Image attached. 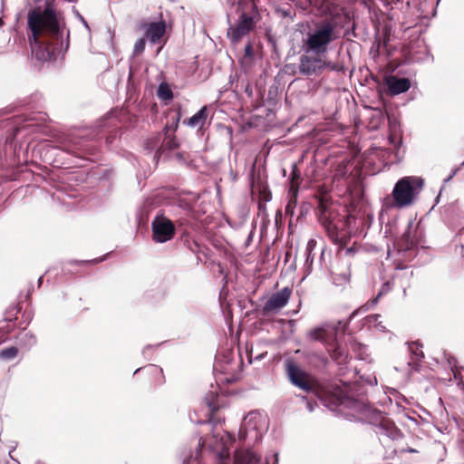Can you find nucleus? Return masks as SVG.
I'll return each mask as SVG.
<instances>
[{
	"mask_svg": "<svg viewBox=\"0 0 464 464\" xmlns=\"http://www.w3.org/2000/svg\"><path fill=\"white\" fill-rule=\"evenodd\" d=\"M27 27L29 44L35 58L39 61H47L51 58V51L44 47L40 37L50 36L55 39L62 37L58 19L54 10L47 5L45 7L35 6L27 14Z\"/></svg>",
	"mask_w": 464,
	"mask_h": 464,
	"instance_id": "obj_1",
	"label": "nucleus"
},
{
	"mask_svg": "<svg viewBox=\"0 0 464 464\" xmlns=\"http://www.w3.org/2000/svg\"><path fill=\"white\" fill-rule=\"evenodd\" d=\"M420 244V232L413 221L410 220L401 237L395 241L394 249L388 250V256L394 258L398 269H403V263L410 262L416 256Z\"/></svg>",
	"mask_w": 464,
	"mask_h": 464,
	"instance_id": "obj_2",
	"label": "nucleus"
},
{
	"mask_svg": "<svg viewBox=\"0 0 464 464\" xmlns=\"http://www.w3.org/2000/svg\"><path fill=\"white\" fill-rule=\"evenodd\" d=\"M336 39L337 34L333 23H319L306 33L302 48L305 53L323 55L328 52L330 44Z\"/></svg>",
	"mask_w": 464,
	"mask_h": 464,
	"instance_id": "obj_3",
	"label": "nucleus"
},
{
	"mask_svg": "<svg viewBox=\"0 0 464 464\" xmlns=\"http://www.w3.org/2000/svg\"><path fill=\"white\" fill-rule=\"evenodd\" d=\"M423 186L424 181L420 177L407 176L400 179L392 192L393 206L397 208L411 206L417 200Z\"/></svg>",
	"mask_w": 464,
	"mask_h": 464,
	"instance_id": "obj_4",
	"label": "nucleus"
},
{
	"mask_svg": "<svg viewBox=\"0 0 464 464\" xmlns=\"http://www.w3.org/2000/svg\"><path fill=\"white\" fill-rule=\"evenodd\" d=\"M331 410H337L344 414L350 420H362L366 417L370 407L363 401L353 399L341 394L334 397L333 406L326 404Z\"/></svg>",
	"mask_w": 464,
	"mask_h": 464,
	"instance_id": "obj_5",
	"label": "nucleus"
},
{
	"mask_svg": "<svg viewBox=\"0 0 464 464\" xmlns=\"http://www.w3.org/2000/svg\"><path fill=\"white\" fill-rule=\"evenodd\" d=\"M267 428L266 416L257 411H250L245 416L239 429L238 437L241 440L257 441Z\"/></svg>",
	"mask_w": 464,
	"mask_h": 464,
	"instance_id": "obj_6",
	"label": "nucleus"
},
{
	"mask_svg": "<svg viewBox=\"0 0 464 464\" xmlns=\"http://www.w3.org/2000/svg\"><path fill=\"white\" fill-rule=\"evenodd\" d=\"M309 54L304 53L299 57L298 70L300 73L306 76L315 75L330 65V63L322 59L321 55Z\"/></svg>",
	"mask_w": 464,
	"mask_h": 464,
	"instance_id": "obj_7",
	"label": "nucleus"
},
{
	"mask_svg": "<svg viewBox=\"0 0 464 464\" xmlns=\"http://www.w3.org/2000/svg\"><path fill=\"white\" fill-rule=\"evenodd\" d=\"M152 237L158 243H165L172 239L175 233L173 223L163 216H157L152 223Z\"/></svg>",
	"mask_w": 464,
	"mask_h": 464,
	"instance_id": "obj_8",
	"label": "nucleus"
},
{
	"mask_svg": "<svg viewBox=\"0 0 464 464\" xmlns=\"http://www.w3.org/2000/svg\"><path fill=\"white\" fill-rule=\"evenodd\" d=\"M287 375L291 382L304 392H312L314 384L310 376L293 362L287 363Z\"/></svg>",
	"mask_w": 464,
	"mask_h": 464,
	"instance_id": "obj_9",
	"label": "nucleus"
},
{
	"mask_svg": "<svg viewBox=\"0 0 464 464\" xmlns=\"http://www.w3.org/2000/svg\"><path fill=\"white\" fill-rule=\"evenodd\" d=\"M292 289L288 286L273 294L265 303L263 311L265 314L276 313L284 308L291 296Z\"/></svg>",
	"mask_w": 464,
	"mask_h": 464,
	"instance_id": "obj_10",
	"label": "nucleus"
},
{
	"mask_svg": "<svg viewBox=\"0 0 464 464\" xmlns=\"http://www.w3.org/2000/svg\"><path fill=\"white\" fill-rule=\"evenodd\" d=\"M255 22L253 18L245 13L241 14L235 26L228 29L227 35L232 42L237 43L242 37L248 34L253 29Z\"/></svg>",
	"mask_w": 464,
	"mask_h": 464,
	"instance_id": "obj_11",
	"label": "nucleus"
},
{
	"mask_svg": "<svg viewBox=\"0 0 464 464\" xmlns=\"http://www.w3.org/2000/svg\"><path fill=\"white\" fill-rule=\"evenodd\" d=\"M337 334V328L330 324L314 328L308 332V337L313 341H320L327 346L332 338Z\"/></svg>",
	"mask_w": 464,
	"mask_h": 464,
	"instance_id": "obj_12",
	"label": "nucleus"
},
{
	"mask_svg": "<svg viewBox=\"0 0 464 464\" xmlns=\"http://www.w3.org/2000/svg\"><path fill=\"white\" fill-rule=\"evenodd\" d=\"M389 92L392 95H398L407 92L411 87L410 80L407 78H397L391 76L386 80Z\"/></svg>",
	"mask_w": 464,
	"mask_h": 464,
	"instance_id": "obj_13",
	"label": "nucleus"
},
{
	"mask_svg": "<svg viewBox=\"0 0 464 464\" xmlns=\"http://www.w3.org/2000/svg\"><path fill=\"white\" fill-rule=\"evenodd\" d=\"M260 457L250 449H239L235 451L233 464H256Z\"/></svg>",
	"mask_w": 464,
	"mask_h": 464,
	"instance_id": "obj_14",
	"label": "nucleus"
},
{
	"mask_svg": "<svg viewBox=\"0 0 464 464\" xmlns=\"http://www.w3.org/2000/svg\"><path fill=\"white\" fill-rule=\"evenodd\" d=\"M166 32L164 22L150 23L145 32L146 37L151 44H157L163 37Z\"/></svg>",
	"mask_w": 464,
	"mask_h": 464,
	"instance_id": "obj_15",
	"label": "nucleus"
},
{
	"mask_svg": "<svg viewBox=\"0 0 464 464\" xmlns=\"http://www.w3.org/2000/svg\"><path fill=\"white\" fill-rule=\"evenodd\" d=\"M211 440H214V442H208V447L218 453L219 461L221 464H225V459L227 457L228 453L227 451V441L224 437L220 436L219 433H213Z\"/></svg>",
	"mask_w": 464,
	"mask_h": 464,
	"instance_id": "obj_16",
	"label": "nucleus"
},
{
	"mask_svg": "<svg viewBox=\"0 0 464 464\" xmlns=\"http://www.w3.org/2000/svg\"><path fill=\"white\" fill-rule=\"evenodd\" d=\"M336 335L332 338V341L327 344L326 349L331 357L338 363H343L347 359V353L344 348L337 343Z\"/></svg>",
	"mask_w": 464,
	"mask_h": 464,
	"instance_id": "obj_17",
	"label": "nucleus"
},
{
	"mask_svg": "<svg viewBox=\"0 0 464 464\" xmlns=\"http://www.w3.org/2000/svg\"><path fill=\"white\" fill-rule=\"evenodd\" d=\"M323 224L330 240L333 243L339 246H343L345 244V241L343 240V233L339 230L334 222L330 220H324Z\"/></svg>",
	"mask_w": 464,
	"mask_h": 464,
	"instance_id": "obj_18",
	"label": "nucleus"
},
{
	"mask_svg": "<svg viewBox=\"0 0 464 464\" xmlns=\"http://www.w3.org/2000/svg\"><path fill=\"white\" fill-rule=\"evenodd\" d=\"M208 117L207 106H203L197 113L193 116L185 119L183 123L190 128H202Z\"/></svg>",
	"mask_w": 464,
	"mask_h": 464,
	"instance_id": "obj_19",
	"label": "nucleus"
},
{
	"mask_svg": "<svg viewBox=\"0 0 464 464\" xmlns=\"http://www.w3.org/2000/svg\"><path fill=\"white\" fill-rule=\"evenodd\" d=\"M378 434L386 436L392 440H398L401 437V432L393 424L384 422L378 428Z\"/></svg>",
	"mask_w": 464,
	"mask_h": 464,
	"instance_id": "obj_20",
	"label": "nucleus"
},
{
	"mask_svg": "<svg viewBox=\"0 0 464 464\" xmlns=\"http://www.w3.org/2000/svg\"><path fill=\"white\" fill-rule=\"evenodd\" d=\"M157 94L159 98L165 101H169L173 98L172 91L169 85L166 82H161L159 85Z\"/></svg>",
	"mask_w": 464,
	"mask_h": 464,
	"instance_id": "obj_21",
	"label": "nucleus"
},
{
	"mask_svg": "<svg viewBox=\"0 0 464 464\" xmlns=\"http://www.w3.org/2000/svg\"><path fill=\"white\" fill-rule=\"evenodd\" d=\"M18 339H19L20 344L26 346V347H31L34 344H35V343H36L35 336L33 334L28 333V332L20 334Z\"/></svg>",
	"mask_w": 464,
	"mask_h": 464,
	"instance_id": "obj_22",
	"label": "nucleus"
},
{
	"mask_svg": "<svg viewBox=\"0 0 464 464\" xmlns=\"http://www.w3.org/2000/svg\"><path fill=\"white\" fill-rule=\"evenodd\" d=\"M18 350L16 347H9L0 352V358L5 361H10L16 357Z\"/></svg>",
	"mask_w": 464,
	"mask_h": 464,
	"instance_id": "obj_23",
	"label": "nucleus"
},
{
	"mask_svg": "<svg viewBox=\"0 0 464 464\" xmlns=\"http://www.w3.org/2000/svg\"><path fill=\"white\" fill-rule=\"evenodd\" d=\"M368 322L371 325H372L374 328L381 332H385L386 327L382 324V322L381 321V315L380 314H372L368 317Z\"/></svg>",
	"mask_w": 464,
	"mask_h": 464,
	"instance_id": "obj_24",
	"label": "nucleus"
},
{
	"mask_svg": "<svg viewBox=\"0 0 464 464\" xmlns=\"http://www.w3.org/2000/svg\"><path fill=\"white\" fill-rule=\"evenodd\" d=\"M207 441L205 440H202V438L199 439L198 441V449L196 451L195 457H190L189 459L184 460L183 464H200V461L198 459V457L200 455V448L205 446Z\"/></svg>",
	"mask_w": 464,
	"mask_h": 464,
	"instance_id": "obj_25",
	"label": "nucleus"
},
{
	"mask_svg": "<svg viewBox=\"0 0 464 464\" xmlns=\"http://www.w3.org/2000/svg\"><path fill=\"white\" fill-rule=\"evenodd\" d=\"M314 245H315L314 240H310L308 242L307 247H306V250L308 253H307V256H306V260H305V266H306L308 274L311 272V269H312L313 257L311 256V252H312V249L314 246Z\"/></svg>",
	"mask_w": 464,
	"mask_h": 464,
	"instance_id": "obj_26",
	"label": "nucleus"
},
{
	"mask_svg": "<svg viewBox=\"0 0 464 464\" xmlns=\"http://www.w3.org/2000/svg\"><path fill=\"white\" fill-rule=\"evenodd\" d=\"M216 394L214 392H211V399L208 397L206 398V403L208 407V411L213 413L218 409V405L215 401Z\"/></svg>",
	"mask_w": 464,
	"mask_h": 464,
	"instance_id": "obj_27",
	"label": "nucleus"
},
{
	"mask_svg": "<svg viewBox=\"0 0 464 464\" xmlns=\"http://www.w3.org/2000/svg\"><path fill=\"white\" fill-rule=\"evenodd\" d=\"M145 49V40L143 38H140L136 41L134 44V53L136 54L141 53Z\"/></svg>",
	"mask_w": 464,
	"mask_h": 464,
	"instance_id": "obj_28",
	"label": "nucleus"
},
{
	"mask_svg": "<svg viewBox=\"0 0 464 464\" xmlns=\"http://www.w3.org/2000/svg\"><path fill=\"white\" fill-rule=\"evenodd\" d=\"M178 145H179V144H178V142H177V140H176V139H175V138H171V139L168 141V144H167L168 148H169V149H175V148H177V147H178Z\"/></svg>",
	"mask_w": 464,
	"mask_h": 464,
	"instance_id": "obj_29",
	"label": "nucleus"
},
{
	"mask_svg": "<svg viewBox=\"0 0 464 464\" xmlns=\"http://www.w3.org/2000/svg\"><path fill=\"white\" fill-rule=\"evenodd\" d=\"M245 53L247 56L251 57L253 55V50L250 44H246L245 47Z\"/></svg>",
	"mask_w": 464,
	"mask_h": 464,
	"instance_id": "obj_30",
	"label": "nucleus"
},
{
	"mask_svg": "<svg viewBox=\"0 0 464 464\" xmlns=\"http://www.w3.org/2000/svg\"><path fill=\"white\" fill-rule=\"evenodd\" d=\"M389 140H390V142H391L392 144H393L395 147H396L397 145H400V144H401V140H397V138H396V137H394L393 135H391V136L389 137Z\"/></svg>",
	"mask_w": 464,
	"mask_h": 464,
	"instance_id": "obj_31",
	"label": "nucleus"
},
{
	"mask_svg": "<svg viewBox=\"0 0 464 464\" xmlns=\"http://www.w3.org/2000/svg\"><path fill=\"white\" fill-rule=\"evenodd\" d=\"M400 451L401 452H410V453H417L418 452L417 450L410 448V447L402 448Z\"/></svg>",
	"mask_w": 464,
	"mask_h": 464,
	"instance_id": "obj_32",
	"label": "nucleus"
},
{
	"mask_svg": "<svg viewBox=\"0 0 464 464\" xmlns=\"http://www.w3.org/2000/svg\"><path fill=\"white\" fill-rule=\"evenodd\" d=\"M149 370H150L152 372H161V369H159L156 365H150Z\"/></svg>",
	"mask_w": 464,
	"mask_h": 464,
	"instance_id": "obj_33",
	"label": "nucleus"
},
{
	"mask_svg": "<svg viewBox=\"0 0 464 464\" xmlns=\"http://www.w3.org/2000/svg\"><path fill=\"white\" fill-rule=\"evenodd\" d=\"M306 408L311 412L314 411V404L311 401H306Z\"/></svg>",
	"mask_w": 464,
	"mask_h": 464,
	"instance_id": "obj_34",
	"label": "nucleus"
},
{
	"mask_svg": "<svg viewBox=\"0 0 464 464\" xmlns=\"http://www.w3.org/2000/svg\"><path fill=\"white\" fill-rule=\"evenodd\" d=\"M273 458H274V463L273 464H278L279 455H278L277 452L274 453Z\"/></svg>",
	"mask_w": 464,
	"mask_h": 464,
	"instance_id": "obj_35",
	"label": "nucleus"
},
{
	"mask_svg": "<svg viewBox=\"0 0 464 464\" xmlns=\"http://www.w3.org/2000/svg\"><path fill=\"white\" fill-rule=\"evenodd\" d=\"M326 68H330L332 71L337 70L336 66L335 65H332L331 63H330L329 66H326Z\"/></svg>",
	"mask_w": 464,
	"mask_h": 464,
	"instance_id": "obj_36",
	"label": "nucleus"
},
{
	"mask_svg": "<svg viewBox=\"0 0 464 464\" xmlns=\"http://www.w3.org/2000/svg\"><path fill=\"white\" fill-rule=\"evenodd\" d=\"M246 92L248 93L249 96L252 94V90L250 89L249 86L246 87Z\"/></svg>",
	"mask_w": 464,
	"mask_h": 464,
	"instance_id": "obj_37",
	"label": "nucleus"
},
{
	"mask_svg": "<svg viewBox=\"0 0 464 464\" xmlns=\"http://www.w3.org/2000/svg\"><path fill=\"white\" fill-rule=\"evenodd\" d=\"M264 356H265V354H264V353H262V354H258V355H256V358H255V359H256V360H261Z\"/></svg>",
	"mask_w": 464,
	"mask_h": 464,
	"instance_id": "obj_38",
	"label": "nucleus"
},
{
	"mask_svg": "<svg viewBox=\"0 0 464 464\" xmlns=\"http://www.w3.org/2000/svg\"><path fill=\"white\" fill-rule=\"evenodd\" d=\"M337 175L344 176V172L341 171L340 169H337Z\"/></svg>",
	"mask_w": 464,
	"mask_h": 464,
	"instance_id": "obj_39",
	"label": "nucleus"
},
{
	"mask_svg": "<svg viewBox=\"0 0 464 464\" xmlns=\"http://www.w3.org/2000/svg\"><path fill=\"white\" fill-rule=\"evenodd\" d=\"M382 293H379V295H377V297L372 301L373 304H376L377 301H378V298L381 296Z\"/></svg>",
	"mask_w": 464,
	"mask_h": 464,
	"instance_id": "obj_40",
	"label": "nucleus"
},
{
	"mask_svg": "<svg viewBox=\"0 0 464 464\" xmlns=\"http://www.w3.org/2000/svg\"><path fill=\"white\" fill-rule=\"evenodd\" d=\"M295 177H297L296 173L295 171H293V180L295 179Z\"/></svg>",
	"mask_w": 464,
	"mask_h": 464,
	"instance_id": "obj_41",
	"label": "nucleus"
},
{
	"mask_svg": "<svg viewBox=\"0 0 464 464\" xmlns=\"http://www.w3.org/2000/svg\"><path fill=\"white\" fill-rule=\"evenodd\" d=\"M455 174H456V171H454V172L452 173V175H450V176L449 177V179H452L453 175H455Z\"/></svg>",
	"mask_w": 464,
	"mask_h": 464,
	"instance_id": "obj_42",
	"label": "nucleus"
},
{
	"mask_svg": "<svg viewBox=\"0 0 464 464\" xmlns=\"http://www.w3.org/2000/svg\"><path fill=\"white\" fill-rule=\"evenodd\" d=\"M266 464H269L268 457H266Z\"/></svg>",
	"mask_w": 464,
	"mask_h": 464,
	"instance_id": "obj_43",
	"label": "nucleus"
},
{
	"mask_svg": "<svg viewBox=\"0 0 464 464\" xmlns=\"http://www.w3.org/2000/svg\"><path fill=\"white\" fill-rule=\"evenodd\" d=\"M4 22L3 20L0 18V27L3 25Z\"/></svg>",
	"mask_w": 464,
	"mask_h": 464,
	"instance_id": "obj_44",
	"label": "nucleus"
},
{
	"mask_svg": "<svg viewBox=\"0 0 464 464\" xmlns=\"http://www.w3.org/2000/svg\"><path fill=\"white\" fill-rule=\"evenodd\" d=\"M213 421V417L211 416L208 420V422H212Z\"/></svg>",
	"mask_w": 464,
	"mask_h": 464,
	"instance_id": "obj_45",
	"label": "nucleus"
},
{
	"mask_svg": "<svg viewBox=\"0 0 464 464\" xmlns=\"http://www.w3.org/2000/svg\"><path fill=\"white\" fill-rule=\"evenodd\" d=\"M462 165H464V161L462 162Z\"/></svg>",
	"mask_w": 464,
	"mask_h": 464,
	"instance_id": "obj_46",
	"label": "nucleus"
},
{
	"mask_svg": "<svg viewBox=\"0 0 464 464\" xmlns=\"http://www.w3.org/2000/svg\"><path fill=\"white\" fill-rule=\"evenodd\" d=\"M462 165H464V161L462 162Z\"/></svg>",
	"mask_w": 464,
	"mask_h": 464,
	"instance_id": "obj_47",
	"label": "nucleus"
},
{
	"mask_svg": "<svg viewBox=\"0 0 464 464\" xmlns=\"http://www.w3.org/2000/svg\"><path fill=\"white\" fill-rule=\"evenodd\" d=\"M462 165H464V161L462 162Z\"/></svg>",
	"mask_w": 464,
	"mask_h": 464,
	"instance_id": "obj_48",
	"label": "nucleus"
}]
</instances>
